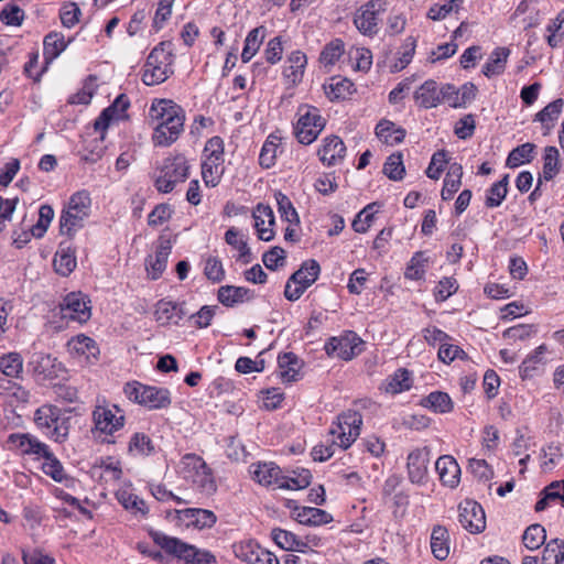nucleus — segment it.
Masks as SVG:
<instances>
[{
    "instance_id": "nucleus-1",
    "label": "nucleus",
    "mask_w": 564,
    "mask_h": 564,
    "mask_svg": "<svg viewBox=\"0 0 564 564\" xmlns=\"http://www.w3.org/2000/svg\"><path fill=\"white\" fill-rule=\"evenodd\" d=\"M149 117L158 121L152 140L155 145L169 147L175 142L184 130L185 115L183 109L167 99L154 100Z\"/></svg>"
},
{
    "instance_id": "nucleus-2",
    "label": "nucleus",
    "mask_w": 564,
    "mask_h": 564,
    "mask_svg": "<svg viewBox=\"0 0 564 564\" xmlns=\"http://www.w3.org/2000/svg\"><path fill=\"white\" fill-rule=\"evenodd\" d=\"M149 535L164 553L183 561L185 564H217L216 556L212 552L198 549L178 538L154 529L149 530Z\"/></svg>"
},
{
    "instance_id": "nucleus-3",
    "label": "nucleus",
    "mask_w": 564,
    "mask_h": 564,
    "mask_svg": "<svg viewBox=\"0 0 564 564\" xmlns=\"http://www.w3.org/2000/svg\"><path fill=\"white\" fill-rule=\"evenodd\" d=\"M89 303L90 301L80 292L67 294L63 303L52 310L44 327L47 330L58 332L65 327V319L86 323L91 316Z\"/></svg>"
},
{
    "instance_id": "nucleus-4",
    "label": "nucleus",
    "mask_w": 564,
    "mask_h": 564,
    "mask_svg": "<svg viewBox=\"0 0 564 564\" xmlns=\"http://www.w3.org/2000/svg\"><path fill=\"white\" fill-rule=\"evenodd\" d=\"M91 199L89 193L79 191L69 198L66 209L59 219V229L63 235L74 236L85 225L90 215Z\"/></svg>"
},
{
    "instance_id": "nucleus-5",
    "label": "nucleus",
    "mask_w": 564,
    "mask_h": 564,
    "mask_svg": "<svg viewBox=\"0 0 564 564\" xmlns=\"http://www.w3.org/2000/svg\"><path fill=\"white\" fill-rule=\"evenodd\" d=\"M70 427V417L65 415L55 405H42L37 409V429L56 443L67 440Z\"/></svg>"
},
{
    "instance_id": "nucleus-6",
    "label": "nucleus",
    "mask_w": 564,
    "mask_h": 564,
    "mask_svg": "<svg viewBox=\"0 0 564 564\" xmlns=\"http://www.w3.org/2000/svg\"><path fill=\"white\" fill-rule=\"evenodd\" d=\"M189 164L183 154H176L163 160L159 175L154 180L155 188L160 193H171L178 183L188 178Z\"/></svg>"
},
{
    "instance_id": "nucleus-7",
    "label": "nucleus",
    "mask_w": 564,
    "mask_h": 564,
    "mask_svg": "<svg viewBox=\"0 0 564 564\" xmlns=\"http://www.w3.org/2000/svg\"><path fill=\"white\" fill-rule=\"evenodd\" d=\"M123 392L127 398L149 410L166 409L171 404V392L166 388L145 386L138 381L124 384Z\"/></svg>"
},
{
    "instance_id": "nucleus-8",
    "label": "nucleus",
    "mask_w": 564,
    "mask_h": 564,
    "mask_svg": "<svg viewBox=\"0 0 564 564\" xmlns=\"http://www.w3.org/2000/svg\"><path fill=\"white\" fill-rule=\"evenodd\" d=\"M362 416L358 411L347 410L337 416L329 431L334 444L341 449H347L360 435Z\"/></svg>"
},
{
    "instance_id": "nucleus-9",
    "label": "nucleus",
    "mask_w": 564,
    "mask_h": 564,
    "mask_svg": "<svg viewBox=\"0 0 564 564\" xmlns=\"http://www.w3.org/2000/svg\"><path fill=\"white\" fill-rule=\"evenodd\" d=\"M387 0H369L360 6L354 13L352 22L356 29L365 36L373 37L379 32L381 15L387 12Z\"/></svg>"
},
{
    "instance_id": "nucleus-10",
    "label": "nucleus",
    "mask_w": 564,
    "mask_h": 564,
    "mask_svg": "<svg viewBox=\"0 0 564 564\" xmlns=\"http://www.w3.org/2000/svg\"><path fill=\"white\" fill-rule=\"evenodd\" d=\"M297 116L295 135L300 143L311 144L324 129L325 120L317 108L307 105L299 108Z\"/></svg>"
},
{
    "instance_id": "nucleus-11",
    "label": "nucleus",
    "mask_w": 564,
    "mask_h": 564,
    "mask_svg": "<svg viewBox=\"0 0 564 564\" xmlns=\"http://www.w3.org/2000/svg\"><path fill=\"white\" fill-rule=\"evenodd\" d=\"M319 272L321 267L316 260L304 261L301 268L289 278L284 296L291 302L297 301L305 290L318 279Z\"/></svg>"
},
{
    "instance_id": "nucleus-12",
    "label": "nucleus",
    "mask_w": 564,
    "mask_h": 564,
    "mask_svg": "<svg viewBox=\"0 0 564 564\" xmlns=\"http://www.w3.org/2000/svg\"><path fill=\"white\" fill-rule=\"evenodd\" d=\"M123 412L113 404H97L93 411L94 433L111 436L124 425Z\"/></svg>"
},
{
    "instance_id": "nucleus-13",
    "label": "nucleus",
    "mask_w": 564,
    "mask_h": 564,
    "mask_svg": "<svg viewBox=\"0 0 564 564\" xmlns=\"http://www.w3.org/2000/svg\"><path fill=\"white\" fill-rule=\"evenodd\" d=\"M364 341L351 330L345 332L339 337H332L325 345L328 356H336L343 360H351L362 351Z\"/></svg>"
},
{
    "instance_id": "nucleus-14",
    "label": "nucleus",
    "mask_w": 564,
    "mask_h": 564,
    "mask_svg": "<svg viewBox=\"0 0 564 564\" xmlns=\"http://www.w3.org/2000/svg\"><path fill=\"white\" fill-rule=\"evenodd\" d=\"M458 511V521L469 533L477 534L486 529L485 511L477 501L464 500L459 503Z\"/></svg>"
},
{
    "instance_id": "nucleus-15",
    "label": "nucleus",
    "mask_w": 564,
    "mask_h": 564,
    "mask_svg": "<svg viewBox=\"0 0 564 564\" xmlns=\"http://www.w3.org/2000/svg\"><path fill=\"white\" fill-rule=\"evenodd\" d=\"M430 449L416 448L408 455V475L412 484L425 485L429 478Z\"/></svg>"
},
{
    "instance_id": "nucleus-16",
    "label": "nucleus",
    "mask_w": 564,
    "mask_h": 564,
    "mask_svg": "<svg viewBox=\"0 0 564 564\" xmlns=\"http://www.w3.org/2000/svg\"><path fill=\"white\" fill-rule=\"evenodd\" d=\"M66 348L70 356L79 359L83 358L88 362L96 360L99 355L97 343L84 334L72 337L67 341Z\"/></svg>"
},
{
    "instance_id": "nucleus-17",
    "label": "nucleus",
    "mask_w": 564,
    "mask_h": 564,
    "mask_svg": "<svg viewBox=\"0 0 564 564\" xmlns=\"http://www.w3.org/2000/svg\"><path fill=\"white\" fill-rule=\"evenodd\" d=\"M186 315L184 303L160 300L155 305L154 317L161 325H177Z\"/></svg>"
},
{
    "instance_id": "nucleus-18",
    "label": "nucleus",
    "mask_w": 564,
    "mask_h": 564,
    "mask_svg": "<svg viewBox=\"0 0 564 564\" xmlns=\"http://www.w3.org/2000/svg\"><path fill=\"white\" fill-rule=\"evenodd\" d=\"M130 101L126 95H119L111 106L104 109L100 116L95 120L94 128L98 132H104L112 120H119L124 117Z\"/></svg>"
},
{
    "instance_id": "nucleus-19",
    "label": "nucleus",
    "mask_w": 564,
    "mask_h": 564,
    "mask_svg": "<svg viewBox=\"0 0 564 564\" xmlns=\"http://www.w3.org/2000/svg\"><path fill=\"white\" fill-rule=\"evenodd\" d=\"M435 469L444 486L456 488L460 481V467L451 455L440 456L435 463Z\"/></svg>"
},
{
    "instance_id": "nucleus-20",
    "label": "nucleus",
    "mask_w": 564,
    "mask_h": 564,
    "mask_svg": "<svg viewBox=\"0 0 564 564\" xmlns=\"http://www.w3.org/2000/svg\"><path fill=\"white\" fill-rule=\"evenodd\" d=\"M346 147L337 135H329L323 140L318 156L324 164L336 165L345 158Z\"/></svg>"
},
{
    "instance_id": "nucleus-21",
    "label": "nucleus",
    "mask_w": 564,
    "mask_h": 564,
    "mask_svg": "<svg viewBox=\"0 0 564 564\" xmlns=\"http://www.w3.org/2000/svg\"><path fill=\"white\" fill-rule=\"evenodd\" d=\"M172 251V243L169 239H160L156 247L155 254L149 256L145 260V265L149 274L153 280L161 276L166 268L167 259Z\"/></svg>"
},
{
    "instance_id": "nucleus-22",
    "label": "nucleus",
    "mask_w": 564,
    "mask_h": 564,
    "mask_svg": "<svg viewBox=\"0 0 564 564\" xmlns=\"http://www.w3.org/2000/svg\"><path fill=\"white\" fill-rule=\"evenodd\" d=\"M254 227L258 232L259 239L270 241L274 237V231L271 228L275 220L274 214L270 206L259 204L253 212Z\"/></svg>"
},
{
    "instance_id": "nucleus-23",
    "label": "nucleus",
    "mask_w": 564,
    "mask_h": 564,
    "mask_svg": "<svg viewBox=\"0 0 564 564\" xmlns=\"http://www.w3.org/2000/svg\"><path fill=\"white\" fill-rule=\"evenodd\" d=\"M176 512L178 519L186 522V525H193L198 529L210 528L217 520L215 513L207 509L187 508Z\"/></svg>"
},
{
    "instance_id": "nucleus-24",
    "label": "nucleus",
    "mask_w": 564,
    "mask_h": 564,
    "mask_svg": "<svg viewBox=\"0 0 564 564\" xmlns=\"http://www.w3.org/2000/svg\"><path fill=\"white\" fill-rule=\"evenodd\" d=\"M54 270L62 276H68L77 267L75 250L67 242H61L53 259Z\"/></svg>"
},
{
    "instance_id": "nucleus-25",
    "label": "nucleus",
    "mask_w": 564,
    "mask_h": 564,
    "mask_svg": "<svg viewBox=\"0 0 564 564\" xmlns=\"http://www.w3.org/2000/svg\"><path fill=\"white\" fill-rule=\"evenodd\" d=\"M252 478L262 486L276 485L281 481V469L274 463H257L250 466Z\"/></svg>"
},
{
    "instance_id": "nucleus-26",
    "label": "nucleus",
    "mask_w": 564,
    "mask_h": 564,
    "mask_svg": "<svg viewBox=\"0 0 564 564\" xmlns=\"http://www.w3.org/2000/svg\"><path fill=\"white\" fill-rule=\"evenodd\" d=\"M67 370L65 366L51 355L42 356L37 360V377L42 380L66 379Z\"/></svg>"
},
{
    "instance_id": "nucleus-27",
    "label": "nucleus",
    "mask_w": 564,
    "mask_h": 564,
    "mask_svg": "<svg viewBox=\"0 0 564 564\" xmlns=\"http://www.w3.org/2000/svg\"><path fill=\"white\" fill-rule=\"evenodd\" d=\"M414 98L420 107L434 108L442 102L441 89L433 79L424 82L415 91Z\"/></svg>"
},
{
    "instance_id": "nucleus-28",
    "label": "nucleus",
    "mask_w": 564,
    "mask_h": 564,
    "mask_svg": "<svg viewBox=\"0 0 564 564\" xmlns=\"http://www.w3.org/2000/svg\"><path fill=\"white\" fill-rule=\"evenodd\" d=\"M421 406L437 413L446 414L454 410V402L448 393L443 391H433L422 398L419 403Z\"/></svg>"
},
{
    "instance_id": "nucleus-29",
    "label": "nucleus",
    "mask_w": 564,
    "mask_h": 564,
    "mask_svg": "<svg viewBox=\"0 0 564 564\" xmlns=\"http://www.w3.org/2000/svg\"><path fill=\"white\" fill-rule=\"evenodd\" d=\"M252 297L253 292L243 286L224 285L218 290V301L227 307H232Z\"/></svg>"
},
{
    "instance_id": "nucleus-30",
    "label": "nucleus",
    "mask_w": 564,
    "mask_h": 564,
    "mask_svg": "<svg viewBox=\"0 0 564 564\" xmlns=\"http://www.w3.org/2000/svg\"><path fill=\"white\" fill-rule=\"evenodd\" d=\"M288 66L283 70L284 77L292 84L302 80L307 64L306 55L302 51H293L286 59Z\"/></svg>"
},
{
    "instance_id": "nucleus-31",
    "label": "nucleus",
    "mask_w": 564,
    "mask_h": 564,
    "mask_svg": "<svg viewBox=\"0 0 564 564\" xmlns=\"http://www.w3.org/2000/svg\"><path fill=\"white\" fill-rule=\"evenodd\" d=\"M235 556L248 564H260V558L265 551L256 541L248 540L232 545Z\"/></svg>"
},
{
    "instance_id": "nucleus-32",
    "label": "nucleus",
    "mask_w": 564,
    "mask_h": 564,
    "mask_svg": "<svg viewBox=\"0 0 564 564\" xmlns=\"http://www.w3.org/2000/svg\"><path fill=\"white\" fill-rule=\"evenodd\" d=\"M431 551L435 558L444 561L449 555V533L445 527L435 525L431 533Z\"/></svg>"
},
{
    "instance_id": "nucleus-33",
    "label": "nucleus",
    "mask_w": 564,
    "mask_h": 564,
    "mask_svg": "<svg viewBox=\"0 0 564 564\" xmlns=\"http://www.w3.org/2000/svg\"><path fill=\"white\" fill-rule=\"evenodd\" d=\"M509 55V48L496 47L482 66V74L488 78L501 75L505 72Z\"/></svg>"
},
{
    "instance_id": "nucleus-34",
    "label": "nucleus",
    "mask_w": 564,
    "mask_h": 564,
    "mask_svg": "<svg viewBox=\"0 0 564 564\" xmlns=\"http://www.w3.org/2000/svg\"><path fill=\"white\" fill-rule=\"evenodd\" d=\"M66 47L67 43L65 42L64 35L62 33L51 32L47 34L43 41L45 67L42 72H45L47 65L52 63Z\"/></svg>"
},
{
    "instance_id": "nucleus-35",
    "label": "nucleus",
    "mask_w": 564,
    "mask_h": 564,
    "mask_svg": "<svg viewBox=\"0 0 564 564\" xmlns=\"http://www.w3.org/2000/svg\"><path fill=\"white\" fill-rule=\"evenodd\" d=\"M278 364L280 368V376L284 382H293L299 379V372L302 362L299 357L293 352H284L279 356Z\"/></svg>"
},
{
    "instance_id": "nucleus-36",
    "label": "nucleus",
    "mask_w": 564,
    "mask_h": 564,
    "mask_svg": "<svg viewBox=\"0 0 564 564\" xmlns=\"http://www.w3.org/2000/svg\"><path fill=\"white\" fill-rule=\"evenodd\" d=\"M376 134L383 143L394 145L404 140L405 130L397 127L394 122L383 119L377 124Z\"/></svg>"
},
{
    "instance_id": "nucleus-37",
    "label": "nucleus",
    "mask_w": 564,
    "mask_h": 564,
    "mask_svg": "<svg viewBox=\"0 0 564 564\" xmlns=\"http://www.w3.org/2000/svg\"><path fill=\"white\" fill-rule=\"evenodd\" d=\"M295 519L301 524L322 525L329 523L333 520V517L325 510L318 508L302 507L297 509Z\"/></svg>"
},
{
    "instance_id": "nucleus-38",
    "label": "nucleus",
    "mask_w": 564,
    "mask_h": 564,
    "mask_svg": "<svg viewBox=\"0 0 564 564\" xmlns=\"http://www.w3.org/2000/svg\"><path fill=\"white\" fill-rule=\"evenodd\" d=\"M267 35V29L263 25L252 29L246 40L241 53V59L243 63H248L259 51Z\"/></svg>"
},
{
    "instance_id": "nucleus-39",
    "label": "nucleus",
    "mask_w": 564,
    "mask_h": 564,
    "mask_svg": "<svg viewBox=\"0 0 564 564\" xmlns=\"http://www.w3.org/2000/svg\"><path fill=\"white\" fill-rule=\"evenodd\" d=\"M463 167L458 163L449 165L447 174L444 178V185L441 192L442 199L449 200L459 189L462 184Z\"/></svg>"
},
{
    "instance_id": "nucleus-40",
    "label": "nucleus",
    "mask_w": 564,
    "mask_h": 564,
    "mask_svg": "<svg viewBox=\"0 0 564 564\" xmlns=\"http://www.w3.org/2000/svg\"><path fill=\"white\" fill-rule=\"evenodd\" d=\"M116 497L119 503L132 514L140 516L142 518L148 514L149 509L145 501L129 490H119L117 491Z\"/></svg>"
},
{
    "instance_id": "nucleus-41",
    "label": "nucleus",
    "mask_w": 564,
    "mask_h": 564,
    "mask_svg": "<svg viewBox=\"0 0 564 564\" xmlns=\"http://www.w3.org/2000/svg\"><path fill=\"white\" fill-rule=\"evenodd\" d=\"M354 86V83L347 78L333 77L324 88L328 99L337 100L350 96L355 91Z\"/></svg>"
},
{
    "instance_id": "nucleus-42",
    "label": "nucleus",
    "mask_w": 564,
    "mask_h": 564,
    "mask_svg": "<svg viewBox=\"0 0 564 564\" xmlns=\"http://www.w3.org/2000/svg\"><path fill=\"white\" fill-rule=\"evenodd\" d=\"M412 387V378L411 372L404 368L398 369L386 383V392L391 394H397L406 390H410Z\"/></svg>"
},
{
    "instance_id": "nucleus-43",
    "label": "nucleus",
    "mask_w": 564,
    "mask_h": 564,
    "mask_svg": "<svg viewBox=\"0 0 564 564\" xmlns=\"http://www.w3.org/2000/svg\"><path fill=\"white\" fill-rule=\"evenodd\" d=\"M205 465L206 463L200 456L188 453L180 462V471L185 479L193 481L200 471V468H205Z\"/></svg>"
},
{
    "instance_id": "nucleus-44",
    "label": "nucleus",
    "mask_w": 564,
    "mask_h": 564,
    "mask_svg": "<svg viewBox=\"0 0 564 564\" xmlns=\"http://www.w3.org/2000/svg\"><path fill=\"white\" fill-rule=\"evenodd\" d=\"M542 564H563L564 562V540L553 539L547 542L543 549Z\"/></svg>"
},
{
    "instance_id": "nucleus-45",
    "label": "nucleus",
    "mask_w": 564,
    "mask_h": 564,
    "mask_svg": "<svg viewBox=\"0 0 564 564\" xmlns=\"http://www.w3.org/2000/svg\"><path fill=\"white\" fill-rule=\"evenodd\" d=\"M279 144L280 138L276 135L270 134L267 138L259 155V163L262 167L270 169L275 164Z\"/></svg>"
},
{
    "instance_id": "nucleus-46",
    "label": "nucleus",
    "mask_w": 564,
    "mask_h": 564,
    "mask_svg": "<svg viewBox=\"0 0 564 564\" xmlns=\"http://www.w3.org/2000/svg\"><path fill=\"white\" fill-rule=\"evenodd\" d=\"M223 161L204 159L202 163V177L206 186L215 187L219 182L224 172Z\"/></svg>"
},
{
    "instance_id": "nucleus-47",
    "label": "nucleus",
    "mask_w": 564,
    "mask_h": 564,
    "mask_svg": "<svg viewBox=\"0 0 564 564\" xmlns=\"http://www.w3.org/2000/svg\"><path fill=\"white\" fill-rule=\"evenodd\" d=\"M546 531L544 527L539 523L529 525L523 535L522 541L527 549L534 551L545 543Z\"/></svg>"
},
{
    "instance_id": "nucleus-48",
    "label": "nucleus",
    "mask_w": 564,
    "mask_h": 564,
    "mask_svg": "<svg viewBox=\"0 0 564 564\" xmlns=\"http://www.w3.org/2000/svg\"><path fill=\"white\" fill-rule=\"evenodd\" d=\"M129 452L133 455L149 456L155 452V446L149 435L138 432L130 438Z\"/></svg>"
},
{
    "instance_id": "nucleus-49",
    "label": "nucleus",
    "mask_w": 564,
    "mask_h": 564,
    "mask_svg": "<svg viewBox=\"0 0 564 564\" xmlns=\"http://www.w3.org/2000/svg\"><path fill=\"white\" fill-rule=\"evenodd\" d=\"M42 471L50 476L57 482H64L66 487H70L74 484V479L68 477L65 469L58 458L51 459L50 462H43L41 465Z\"/></svg>"
},
{
    "instance_id": "nucleus-50",
    "label": "nucleus",
    "mask_w": 564,
    "mask_h": 564,
    "mask_svg": "<svg viewBox=\"0 0 564 564\" xmlns=\"http://www.w3.org/2000/svg\"><path fill=\"white\" fill-rule=\"evenodd\" d=\"M427 261L424 252H415L405 269V278L415 281L422 280L426 272Z\"/></svg>"
},
{
    "instance_id": "nucleus-51",
    "label": "nucleus",
    "mask_w": 564,
    "mask_h": 564,
    "mask_svg": "<svg viewBox=\"0 0 564 564\" xmlns=\"http://www.w3.org/2000/svg\"><path fill=\"white\" fill-rule=\"evenodd\" d=\"M274 196L281 218L290 224L299 225L300 218L290 198L281 192H276Z\"/></svg>"
},
{
    "instance_id": "nucleus-52",
    "label": "nucleus",
    "mask_w": 564,
    "mask_h": 564,
    "mask_svg": "<svg viewBox=\"0 0 564 564\" xmlns=\"http://www.w3.org/2000/svg\"><path fill=\"white\" fill-rule=\"evenodd\" d=\"M535 145L533 143H524L514 148L508 155L507 165L517 167L525 162H530L533 158Z\"/></svg>"
},
{
    "instance_id": "nucleus-53",
    "label": "nucleus",
    "mask_w": 564,
    "mask_h": 564,
    "mask_svg": "<svg viewBox=\"0 0 564 564\" xmlns=\"http://www.w3.org/2000/svg\"><path fill=\"white\" fill-rule=\"evenodd\" d=\"M173 74L172 67H148L144 65L142 82L147 86H154L165 82Z\"/></svg>"
},
{
    "instance_id": "nucleus-54",
    "label": "nucleus",
    "mask_w": 564,
    "mask_h": 564,
    "mask_svg": "<svg viewBox=\"0 0 564 564\" xmlns=\"http://www.w3.org/2000/svg\"><path fill=\"white\" fill-rule=\"evenodd\" d=\"M560 152L555 147H546L544 150L543 178L551 181L560 171Z\"/></svg>"
},
{
    "instance_id": "nucleus-55",
    "label": "nucleus",
    "mask_w": 564,
    "mask_h": 564,
    "mask_svg": "<svg viewBox=\"0 0 564 564\" xmlns=\"http://www.w3.org/2000/svg\"><path fill=\"white\" fill-rule=\"evenodd\" d=\"M192 484L202 492L205 495H213L216 489L217 485L213 476L212 469L205 465V468H200V471L197 476H195Z\"/></svg>"
},
{
    "instance_id": "nucleus-56",
    "label": "nucleus",
    "mask_w": 564,
    "mask_h": 564,
    "mask_svg": "<svg viewBox=\"0 0 564 564\" xmlns=\"http://www.w3.org/2000/svg\"><path fill=\"white\" fill-rule=\"evenodd\" d=\"M172 54L165 48L164 43H160L151 51L144 65L148 67H172Z\"/></svg>"
},
{
    "instance_id": "nucleus-57",
    "label": "nucleus",
    "mask_w": 564,
    "mask_h": 564,
    "mask_svg": "<svg viewBox=\"0 0 564 564\" xmlns=\"http://www.w3.org/2000/svg\"><path fill=\"white\" fill-rule=\"evenodd\" d=\"M383 173L392 181H401L403 178L405 169L400 152L388 156L383 165Z\"/></svg>"
},
{
    "instance_id": "nucleus-58",
    "label": "nucleus",
    "mask_w": 564,
    "mask_h": 564,
    "mask_svg": "<svg viewBox=\"0 0 564 564\" xmlns=\"http://www.w3.org/2000/svg\"><path fill=\"white\" fill-rule=\"evenodd\" d=\"M0 370L7 377H18L22 371V359L19 354L11 352L0 358Z\"/></svg>"
},
{
    "instance_id": "nucleus-59",
    "label": "nucleus",
    "mask_w": 564,
    "mask_h": 564,
    "mask_svg": "<svg viewBox=\"0 0 564 564\" xmlns=\"http://www.w3.org/2000/svg\"><path fill=\"white\" fill-rule=\"evenodd\" d=\"M225 240L229 246L239 251L240 259H242L245 262H249L250 249L247 241L239 238V231L236 228L232 227L226 231Z\"/></svg>"
},
{
    "instance_id": "nucleus-60",
    "label": "nucleus",
    "mask_w": 564,
    "mask_h": 564,
    "mask_svg": "<svg viewBox=\"0 0 564 564\" xmlns=\"http://www.w3.org/2000/svg\"><path fill=\"white\" fill-rule=\"evenodd\" d=\"M344 53V43L337 39L328 43L322 51L319 61L325 65H334Z\"/></svg>"
},
{
    "instance_id": "nucleus-61",
    "label": "nucleus",
    "mask_w": 564,
    "mask_h": 564,
    "mask_svg": "<svg viewBox=\"0 0 564 564\" xmlns=\"http://www.w3.org/2000/svg\"><path fill=\"white\" fill-rule=\"evenodd\" d=\"M376 203L367 205L355 218L352 221V228L356 232L365 234L370 228L373 218H375V212L373 207L376 206Z\"/></svg>"
},
{
    "instance_id": "nucleus-62",
    "label": "nucleus",
    "mask_w": 564,
    "mask_h": 564,
    "mask_svg": "<svg viewBox=\"0 0 564 564\" xmlns=\"http://www.w3.org/2000/svg\"><path fill=\"white\" fill-rule=\"evenodd\" d=\"M447 164V153L444 150L437 151L432 155L431 162L425 171L427 177L438 180Z\"/></svg>"
},
{
    "instance_id": "nucleus-63",
    "label": "nucleus",
    "mask_w": 564,
    "mask_h": 564,
    "mask_svg": "<svg viewBox=\"0 0 564 564\" xmlns=\"http://www.w3.org/2000/svg\"><path fill=\"white\" fill-rule=\"evenodd\" d=\"M23 18V10L13 3H8L0 12V20L7 25L20 26Z\"/></svg>"
},
{
    "instance_id": "nucleus-64",
    "label": "nucleus",
    "mask_w": 564,
    "mask_h": 564,
    "mask_svg": "<svg viewBox=\"0 0 564 564\" xmlns=\"http://www.w3.org/2000/svg\"><path fill=\"white\" fill-rule=\"evenodd\" d=\"M463 3V0H449L444 4H434L429 9L427 17L431 20H442L446 18L452 11H457Z\"/></svg>"
}]
</instances>
